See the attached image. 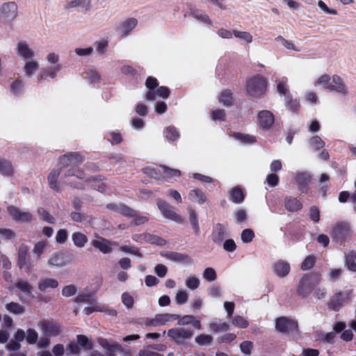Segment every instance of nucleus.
I'll list each match as a JSON object with an SVG mask.
<instances>
[{"label":"nucleus","instance_id":"nucleus-1","mask_svg":"<svg viewBox=\"0 0 356 356\" xmlns=\"http://www.w3.org/2000/svg\"><path fill=\"white\" fill-rule=\"evenodd\" d=\"M315 87H321L329 91H334L340 95L348 94V88L343 80L338 75L327 74L319 76L314 83Z\"/></svg>","mask_w":356,"mask_h":356},{"label":"nucleus","instance_id":"nucleus-2","mask_svg":"<svg viewBox=\"0 0 356 356\" xmlns=\"http://www.w3.org/2000/svg\"><path fill=\"white\" fill-rule=\"evenodd\" d=\"M267 80L261 75H255L247 81L246 90L250 95L257 97L264 93L267 87Z\"/></svg>","mask_w":356,"mask_h":356},{"label":"nucleus","instance_id":"nucleus-3","mask_svg":"<svg viewBox=\"0 0 356 356\" xmlns=\"http://www.w3.org/2000/svg\"><path fill=\"white\" fill-rule=\"evenodd\" d=\"M319 282V277L316 275H303L298 284L297 293L302 297H307Z\"/></svg>","mask_w":356,"mask_h":356},{"label":"nucleus","instance_id":"nucleus-4","mask_svg":"<svg viewBox=\"0 0 356 356\" xmlns=\"http://www.w3.org/2000/svg\"><path fill=\"white\" fill-rule=\"evenodd\" d=\"M287 81L288 79L286 77H283L280 80L277 81V90L281 95L285 97L286 106L291 110L295 111L298 108V104L292 101L291 95L289 90L286 88Z\"/></svg>","mask_w":356,"mask_h":356},{"label":"nucleus","instance_id":"nucleus-5","mask_svg":"<svg viewBox=\"0 0 356 356\" xmlns=\"http://www.w3.org/2000/svg\"><path fill=\"white\" fill-rule=\"evenodd\" d=\"M18 7L15 2L9 1L0 6V20L10 21L17 15Z\"/></svg>","mask_w":356,"mask_h":356},{"label":"nucleus","instance_id":"nucleus-6","mask_svg":"<svg viewBox=\"0 0 356 356\" xmlns=\"http://www.w3.org/2000/svg\"><path fill=\"white\" fill-rule=\"evenodd\" d=\"M93 2L94 6H103L104 0H72L67 4V8L72 9H79L82 11L90 10Z\"/></svg>","mask_w":356,"mask_h":356},{"label":"nucleus","instance_id":"nucleus-7","mask_svg":"<svg viewBox=\"0 0 356 356\" xmlns=\"http://www.w3.org/2000/svg\"><path fill=\"white\" fill-rule=\"evenodd\" d=\"M38 327L42 333L47 337L56 336L60 333V325L53 321H40Z\"/></svg>","mask_w":356,"mask_h":356},{"label":"nucleus","instance_id":"nucleus-8","mask_svg":"<svg viewBox=\"0 0 356 356\" xmlns=\"http://www.w3.org/2000/svg\"><path fill=\"white\" fill-rule=\"evenodd\" d=\"M157 205L164 217L177 222H181L183 221L181 216L177 214L165 201L159 200Z\"/></svg>","mask_w":356,"mask_h":356},{"label":"nucleus","instance_id":"nucleus-9","mask_svg":"<svg viewBox=\"0 0 356 356\" xmlns=\"http://www.w3.org/2000/svg\"><path fill=\"white\" fill-rule=\"evenodd\" d=\"M297 326L296 321L286 317H280L275 321V328L280 332H287L296 330Z\"/></svg>","mask_w":356,"mask_h":356},{"label":"nucleus","instance_id":"nucleus-10","mask_svg":"<svg viewBox=\"0 0 356 356\" xmlns=\"http://www.w3.org/2000/svg\"><path fill=\"white\" fill-rule=\"evenodd\" d=\"M138 25V20L134 17H129L122 22L117 29L118 33L123 37L128 36Z\"/></svg>","mask_w":356,"mask_h":356},{"label":"nucleus","instance_id":"nucleus-11","mask_svg":"<svg viewBox=\"0 0 356 356\" xmlns=\"http://www.w3.org/2000/svg\"><path fill=\"white\" fill-rule=\"evenodd\" d=\"M272 268L274 274L280 278L287 276L291 270L289 263L282 259L275 261L272 265Z\"/></svg>","mask_w":356,"mask_h":356},{"label":"nucleus","instance_id":"nucleus-12","mask_svg":"<svg viewBox=\"0 0 356 356\" xmlns=\"http://www.w3.org/2000/svg\"><path fill=\"white\" fill-rule=\"evenodd\" d=\"M179 318V316L172 314H162L156 315L152 319L147 322V325L152 326H159L161 325H166L169 323Z\"/></svg>","mask_w":356,"mask_h":356},{"label":"nucleus","instance_id":"nucleus-13","mask_svg":"<svg viewBox=\"0 0 356 356\" xmlns=\"http://www.w3.org/2000/svg\"><path fill=\"white\" fill-rule=\"evenodd\" d=\"M168 334L176 341L180 343L184 340L191 339L192 337L193 332L188 329L173 328L168 331Z\"/></svg>","mask_w":356,"mask_h":356},{"label":"nucleus","instance_id":"nucleus-14","mask_svg":"<svg viewBox=\"0 0 356 356\" xmlns=\"http://www.w3.org/2000/svg\"><path fill=\"white\" fill-rule=\"evenodd\" d=\"M274 120V115L269 111H261L258 113V124L264 129H269Z\"/></svg>","mask_w":356,"mask_h":356},{"label":"nucleus","instance_id":"nucleus-15","mask_svg":"<svg viewBox=\"0 0 356 356\" xmlns=\"http://www.w3.org/2000/svg\"><path fill=\"white\" fill-rule=\"evenodd\" d=\"M10 216L15 220L20 222H30L32 220V215L28 212H23L15 207L8 208Z\"/></svg>","mask_w":356,"mask_h":356},{"label":"nucleus","instance_id":"nucleus-16","mask_svg":"<svg viewBox=\"0 0 356 356\" xmlns=\"http://www.w3.org/2000/svg\"><path fill=\"white\" fill-rule=\"evenodd\" d=\"M145 86L147 91L145 94V98L148 101L156 100V97L154 93V89L158 88L159 82L157 79L152 76H149L145 82Z\"/></svg>","mask_w":356,"mask_h":356},{"label":"nucleus","instance_id":"nucleus-17","mask_svg":"<svg viewBox=\"0 0 356 356\" xmlns=\"http://www.w3.org/2000/svg\"><path fill=\"white\" fill-rule=\"evenodd\" d=\"M92 244L101 252L107 253L112 250L114 243L103 238H97L92 241Z\"/></svg>","mask_w":356,"mask_h":356},{"label":"nucleus","instance_id":"nucleus-18","mask_svg":"<svg viewBox=\"0 0 356 356\" xmlns=\"http://www.w3.org/2000/svg\"><path fill=\"white\" fill-rule=\"evenodd\" d=\"M16 51L19 56L24 59L32 58L34 55L33 51L25 42H19L17 44Z\"/></svg>","mask_w":356,"mask_h":356},{"label":"nucleus","instance_id":"nucleus-19","mask_svg":"<svg viewBox=\"0 0 356 356\" xmlns=\"http://www.w3.org/2000/svg\"><path fill=\"white\" fill-rule=\"evenodd\" d=\"M163 136L168 141L174 143L179 138L180 133L177 128L170 125L164 129Z\"/></svg>","mask_w":356,"mask_h":356},{"label":"nucleus","instance_id":"nucleus-20","mask_svg":"<svg viewBox=\"0 0 356 356\" xmlns=\"http://www.w3.org/2000/svg\"><path fill=\"white\" fill-rule=\"evenodd\" d=\"M349 232L348 225L346 224H337L332 231V236L338 239H343L348 236Z\"/></svg>","mask_w":356,"mask_h":356},{"label":"nucleus","instance_id":"nucleus-21","mask_svg":"<svg viewBox=\"0 0 356 356\" xmlns=\"http://www.w3.org/2000/svg\"><path fill=\"white\" fill-rule=\"evenodd\" d=\"M58 286V282L56 279L45 277L41 279L38 282V289L42 291L48 289H55Z\"/></svg>","mask_w":356,"mask_h":356},{"label":"nucleus","instance_id":"nucleus-22","mask_svg":"<svg viewBox=\"0 0 356 356\" xmlns=\"http://www.w3.org/2000/svg\"><path fill=\"white\" fill-rule=\"evenodd\" d=\"M50 266H63L66 264V259L65 255L61 252H56L51 255L48 260Z\"/></svg>","mask_w":356,"mask_h":356},{"label":"nucleus","instance_id":"nucleus-23","mask_svg":"<svg viewBox=\"0 0 356 356\" xmlns=\"http://www.w3.org/2000/svg\"><path fill=\"white\" fill-rule=\"evenodd\" d=\"M232 136L236 140L243 145L253 144L256 142V138L254 136L246 134L234 133Z\"/></svg>","mask_w":356,"mask_h":356},{"label":"nucleus","instance_id":"nucleus-24","mask_svg":"<svg viewBox=\"0 0 356 356\" xmlns=\"http://www.w3.org/2000/svg\"><path fill=\"white\" fill-rule=\"evenodd\" d=\"M156 170L160 175H163L167 178H175L179 177L181 175L179 170L172 169L164 165L159 166L156 168Z\"/></svg>","mask_w":356,"mask_h":356},{"label":"nucleus","instance_id":"nucleus-25","mask_svg":"<svg viewBox=\"0 0 356 356\" xmlns=\"http://www.w3.org/2000/svg\"><path fill=\"white\" fill-rule=\"evenodd\" d=\"M188 198L190 200L197 202L198 204H203L207 201V197L202 191L198 189H193L188 193Z\"/></svg>","mask_w":356,"mask_h":356},{"label":"nucleus","instance_id":"nucleus-26","mask_svg":"<svg viewBox=\"0 0 356 356\" xmlns=\"http://www.w3.org/2000/svg\"><path fill=\"white\" fill-rule=\"evenodd\" d=\"M15 286L26 296L33 297V286L28 282L25 280H20L15 284Z\"/></svg>","mask_w":356,"mask_h":356},{"label":"nucleus","instance_id":"nucleus-27","mask_svg":"<svg viewBox=\"0 0 356 356\" xmlns=\"http://www.w3.org/2000/svg\"><path fill=\"white\" fill-rule=\"evenodd\" d=\"M209 329L213 332L226 331L229 329V325L224 322L213 321L209 323Z\"/></svg>","mask_w":356,"mask_h":356},{"label":"nucleus","instance_id":"nucleus-28","mask_svg":"<svg viewBox=\"0 0 356 356\" xmlns=\"http://www.w3.org/2000/svg\"><path fill=\"white\" fill-rule=\"evenodd\" d=\"M40 65L38 61L34 60H31L25 64L24 71L26 75L31 76L34 74L38 70Z\"/></svg>","mask_w":356,"mask_h":356},{"label":"nucleus","instance_id":"nucleus-29","mask_svg":"<svg viewBox=\"0 0 356 356\" xmlns=\"http://www.w3.org/2000/svg\"><path fill=\"white\" fill-rule=\"evenodd\" d=\"M60 66L59 65H56L54 67L47 70V71L41 73L38 76V81L43 80L46 79L47 77H50L51 79H54L56 77L57 73L60 71Z\"/></svg>","mask_w":356,"mask_h":356},{"label":"nucleus","instance_id":"nucleus-30","mask_svg":"<svg viewBox=\"0 0 356 356\" xmlns=\"http://www.w3.org/2000/svg\"><path fill=\"white\" fill-rule=\"evenodd\" d=\"M285 206L290 211H298L302 208L301 203L296 198L289 197L286 199Z\"/></svg>","mask_w":356,"mask_h":356},{"label":"nucleus","instance_id":"nucleus-31","mask_svg":"<svg viewBox=\"0 0 356 356\" xmlns=\"http://www.w3.org/2000/svg\"><path fill=\"white\" fill-rule=\"evenodd\" d=\"M195 341L199 346H209L213 342V337L208 334H200L195 338Z\"/></svg>","mask_w":356,"mask_h":356},{"label":"nucleus","instance_id":"nucleus-32","mask_svg":"<svg viewBox=\"0 0 356 356\" xmlns=\"http://www.w3.org/2000/svg\"><path fill=\"white\" fill-rule=\"evenodd\" d=\"M200 280L198 277L191 275L185 280V285L191 290H195L199 287Z\"/></svg>","mask_w":356,"mask_h":356},{"label":"nucleus","instance_id":"nucleus-33","mask_svg":"<svg viewBox=\"0 0 356 356\" xmlns=\"http://www.w3.org/2000/svg\"><path fill=\"white\" fill-rule=\"evenodd\" d=\"M230 200L235 203H240L244 200V195L239 188H234L230 191Z\"/></svg>","mask_w":356,"mask_h":356},{"label":"nucleus","instance_id":"nucleus-34","mask_svg":"<svg viewBox=\"0 0 356 356\" xmlns=\"http://www.w3.org/2000/svg\"><path fill=\"white\" fill-rule=\"evenodd\" d=\"M72 237L74 245L79 248H83L88 241L87 237L80 232L74 233Z\"/></svg>","mask_w":356,"mask_h":356},{"label":"nucleus","instance_id":"nucleus-35","mask_svg":"<svg viewBox=\"0 0 356 356\" xmlns=\"http://www.w3.org/2000/svg\"><path fill=\"white\" fill-rule=\"evenodd\" d=\"M232 323L235 327L241 329H245L249 326L248 321L241 316H234L232 320Z\"/></svg>","mask_w":356,"mask_h":356},{"label":"nucleus","instance_id":"nucleus-36","mask_svg":"<svg viewBox=\"0 0 356 356\" xmlns=\"http://www.w3.org/2000/svg\"><path fill=\"white\" fill-rule=\"evenodd\" d=\"M234 219L238 224L243 223L247 220V212L245 209H238L233 213Z\"/></svg>","mask_w":356,"mask_h":356},{"label":"nucleus","instance_id":"nucleus-37","mask_svg":"<svg viewBox=\"0 0 356 356\" xmlns=\"http://www.w3.org/2000/svg\"><path fill=\"white\" fill-rule=\"evenodd\" d=\"M6 308L9 312L14 314H22L24 312V307L16 302L6 304Z\"/></svg>","mask_w":356,"mask_h":356},{"label":"nucleus","instance_id":"nucleus-38","mask_svg":"<svg viewBox=\"0 0 356 356\" xmlns=\"http://www.w3.org/2000/svg\"><path fill=\"white\" fill-rule=\"evenodd\" d=\"M28 252V247L22 245L18 250V265L22 268L26 264V254Z\"/></svg>","mask_w":356,"mask_h":356},{"label":"nucleus","instance_id":"nucleus-39","mask_svg":"<svg viewBox=\"0 0 356 356\" xmlns=\"http://www.w3.org/2000/svg\"><path fill=\"white\" fill-rule=\"evenodd\" d=\"M356 254L353 252L347 254L346 259V264L348 270L356 272Z\"/></svg>","mask_w":356,"mask_h":356},{"label":"nucleus","instance_id":"nucleus-40","mask_svg":"<svg viewBox=\"0 0 356 356\" xmlns=\"http://www.w3.org/2000/svg\"><path fill=\"white\" fill-rule=\"evenodd\" d=\"M0 172L7 176L13 175V168L10 162L3 159L0 165Z\"/></svg>","mask_w":356,"mask_h":356},{"label":"nucleus","instance_id":"nucleus-41","mask_svg":"<svg viewBox=\"0 0 356 356\" xmlns=\"http://www.w3.org/2000/svg\"><path fill=\"white\" fill-rule=\"evenodd\" d=\"M219 102L225 106H230L232 102L231 92L228 90L222 91L219 97Z\"/></svg>","mask_w":356,"mask_h":356},{"label":"nucleus","instance_id":"nucleus-42","mask_svg":"<svg viewBox=\"0 0 356 356\" xmlns=\"http://www.w3.org/2000/svg\"><path fill=\"white\" fill-rule=\"evenodd\" d=\"M234 35L236 38L243 40L245 43H251L253 40L252 34L247 31H234Z\"/></svg>","mask_w":356,"mask_h":356},{"label":"nucleus","instance_id":"nucleus-43","mask_svg":"<svg viewBox=\"0 0 356 356\" xmlns=\"http://www.w3.org/2000/svg\"><path fill=\"white\" fill-rule=\"evenodd\" d=\"M276 40L279 41L281 42V44L286 49H289V50H291V51H300V49L298 48L295 44L291 41V40H286L284 39L282 36H278L277 38H276Z\"/></svg>","mask_w":356,"mask_h":356},{"label":"nucleus","instance_id":"nucleus-44","mask_svg":"<svg viewBox=\"0 0 356 356\" xmlns=\"http://www.w3.org/2000/svg\"><path fill=\"white\" fill-rule=\"evenodd\" d=\"M188 299V293L185 290H179L177 291L175 296V302L178 305H184L185 304Z\"/></svg>","mask_w":356,"mask_h":356},{"label":"nucleus","instance_id":"nucleus-45","mask_svg":"<svg viewBox=\"0 0 356 356\" xmlns=\"http://www.w3.org/2000/svg\"><path fill=\"white\" fill-rule=\"evenodd\" d=\"M170 90L165 86H160L154 89V93L157 98L167 99L170 95Z\"/></svg>","mask_w":356,"mask_h":356},{"label":"nucleus","instance_id":"nucleus-46","mask_svg":"<svg viewBox=\"0 0 356 356\" xmlns=\"http://www.w3.org/2000/svg\"><path fill=\"white\" fill-rule=\"evenodd\" d=\"M203 277L209 281L213 282L215 281L217 278V274L216 270L213 268H206L202 273Z\"/></svg>","mask_w":356,"mask_h":356},{"label":"nucleus","instance_id":"nucleus-47","mask_svg":"<svg viewBox=\"0 0 356 356\" xmlns=\"http://www.w3.org/2000/svg\"><path fill=\"white\" fill-rule=\"evenodd\" d=\"M59 170H53L48 176L49 184L51 188L57 189V179L59 177Z\"/></svg>","mask_w":356,"mask_h":356},{"label":"nucleus","instance_id":"nucleus-48","mask_svg":"<svg viewBox=\"0 0 356 356\" xmlns=\"http://www.w3.org/2000/svg\"><path fill=\"white\" fill-rule=\"evenodd\" d=\"M211 119L216 122L220 123L225 119V113L223 110L216 109L211 113Z\"/></svg>","mask_w":356,"mask_h":356},{"label":"nucleus","instance_id":"nucleus-49","mask_svg":"<svg viewBox=\"0 0 356 356\" xmlns=\"http://www.w3.org/2000/svg\"><path fill=\"white\" fill-rule=\"evenodd\" d=\"M254 236V232L250 229H244L241 235V238L243 243H248L252 241Z\"/></svg>","mask_w":356,"mask_h":356},{"label":"nucleus","instance_id":"nucleus-50","mask_svg":"<svg viewBox=\"0 0 356 356\" xmlns=\"http://www.w3.org/2000/svg\"><path fill=\"white\" fill-rule=\"evenodd\" d=\"M189 213V220L193 226V228L195 230V232H198L199 230V224L197 220V216L195 211L190 208L188 209Z\"/></svg>","mask_w":356,"mask_h":356},{"label":"nucleus","instance_id":"nucleus-51","mask_svg":"<svg viewBox=\"0 0 356 356\" xmlns=\"http://www.w3.org/2000/svg\"><path fill=\"white\" fill-rule=\"evenodd\" d=\"M38 338L37 332L33 329H29L26 331V339L29 344H34L36 343Z\"/></svg>","mask_w":356,"mask_h":356},{"label":"nucleus","instance_id":"nucleus-52","mask_svg":"<svg viewBox=\"0 0 356 356\" xmlns=\"http://www.w3.org/2000/svg\"><path fill=\"white\" fill-rule=\"evenodd\" d=\"M47 243L44 241H38L33 248V253L40 257L45 250Z\"/></svg>","mask_w":356,"mask_h":356},{"label":"nucleus","instance_id":"nucleus-53","mask_svg":"<svg viewBox=\"0 0 356 356\" xmlns=\"http://www.w3.org/2000/svg\"><path fill=\"white\" fill-rule=\"evenodd\" d=\"M315 257L313 256H307L301 264V269L303 270H309L314 266L315 263Z\"/></svg>","mask_w":356,"mask_h":356},{"label":"nucleus","instance_id":"nucleus-54","mask_svg":"<svg viewBox=\"0 0 356 356\" xmlns=\"http://www.w3.org/2000/svg\"><path fill=\"white\" fill-rule=\"evenodd\" d=\"M38 213H39L40 218L42 220H45L49 223H54L55 222L54 218L44 209H39Z\"/></svg>","mask_w":356,"mask_h":356},{"label":"nucleus","instance_id":"nucleus-55","mask_svg":"<svg viewBox=\"0 0 356 356\" xmlns=\"http://www.w3.org/2000/svg\"><path fill=\"white\" fill-rule=\"evenodd\" d=\"M170 258L175 261L180 263H187L189 261V258L187 255L179 253H172Z\"/></svg>","mask_w":356,"mask_h":356},{"label":"nucleus","instance_id":"nucleus-56","mask_svg":"<svg viewBox=\"0 0 356 356\" xmlns=\"http://www.w3.org/2000/svg\"><path fill=\"white\" fill-rule=\"evenodd\" d=\"M309 144L313 148H314L316 149L322 148L324 146L323 141L318 136L312 137L309 140Z\"/></svg>","mask_w":356,"mask_h":356},{"label":"nucleus","instance_id":"nucleus-57","mask_svg":"<svg viewBox=\"0 0 356 356\" xmlns=\"http://www.w3.org/2000/svg\"><path fill=\"white\" fill-rule=\"evenodd\" d=\"M253 347V343L249 341H245L242 342L240 345V349L245 355L251 354L252 349Z\"/></svg>","mask_w":356,"mask_h":356},{"label":"nucleus","instance_id":"nucleus-58","mask_svg":"<svg viewBox=\"0 0 356 356\" xmlns=\"http://www.w3.org/2000/svg\"><path fill=\"white\" fill-rule=\"evenodd\" d=\"M76 293V287L74 285H68L63 289L62 293L65 297H70Z\"/></svg>","mask_w":356,"mask_h":356},{"label":"nucleus","instance_id":"nucleus-59","mask_svg":"<svg viewBox=\"0 0 356 356\" xmlns=\"http://www.w3.org/2000/svg\"><path fill=\"white\" fill-rule=\"evenodd\" d=\"M318 6L325 13L327 14H330V15H337V12L336 10L334 9H332V8H330L327 5L326 3L321 1V0H319L318 1Z\"/></svg>","mask_w":356,"mask_h":356},{"label":"nucleus","instance_id":"nucleus-60","mask_svg":"<svg viewBox=\"0 0 356 356\" xmlns=\"http://www.w3.org/2000/svg\"><path fill=\"white\" fill-rule=\"evenodd\" d=\"M296 180L298 184L303 185L309 180V176L305 172H298L296 175Z\"/></svg>","mask_w":356,"mask_h":356},{"label":"nucleus","instance_id":"nucleus-61","mask_svg":"<svg viewBox=\"0 0 356 356\" xmlns=\"http://www.w3.org/2000/svg\"><path fill=\"white\" fill-rule=\"evenodd\" d=\"M68 233L66 229H60L56 236V240L59 243H64L67 238Z\"/></svg>","mask_w":356,"mask_h":356},{"label":"nucleus","instance_id":"nucleus-62","mask_svg":"<svg viewBox=\"0 0 356 356\" xmlns=\"http://www.w3.org/2000/svg\"><path fill=\"white\" fill-rule=\"evenodd\" d=\"M313 296L316 300H322L324 299L326 296V291L324 288L317 287L314 289Z\"/></svg>","mask_w":356,"mask_h":356},{"label":"nucleus","instance_id":"nucleus-63","mask_svg":"<svg viewBox=\"0 0 356 356\" xmlns=\"http://www.w3.org/2000/svg\"><path fill=\"white\" fill-rule=\"evenodd\" d=\"M77 342L81 346H83L88 349H90L92 347L91 344L89 343L88 337L85 335H78Z\"/></svg>","mask_w":356,"mask_h":356},{"label":"nucleus","instance_id":"nucleus-64","mask_svg":"<svg viewBox=\"0 0 356 356\" xmlns=\"http://www.w3.org/2000/svg\"><path fill=\"white\" fill-rule=\"evenodd\" d=\"M122 300L123 304L128 308H130L134 305V298L128 293H124L122 296Z\"/></svg>","mask_w":356,"mask_h":356}]
</instances>
